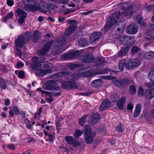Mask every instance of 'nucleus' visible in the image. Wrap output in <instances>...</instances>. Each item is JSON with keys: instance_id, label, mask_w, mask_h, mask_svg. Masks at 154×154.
<instances>
[{"instance_id": "f257e3e1", "label": "nucleus", "mask_w": 154, "mask_h": 154, "mask_svg": "<svg viewBox=\"0 0 154 154\" xmlns=\"http://www.w3.org/2000/svg\"><path fill=\"white\" fill-rule=\"evenodd\" d=\"M42 35L41 33L37 30L34 31L32 34L29 32H26L18 36L17 39L15 40V44L18 48H22L25 43H27L31 39L34 43H37Z\"/></svg>"}, {"instance_id": "f03ea898", "label": "nucleus", "mask_w": 154, "mask_h": 154, "mask_svg": "<svg viewBox=\"0 0 154 154\" xmlns=\"http://www.w3.org/2000/svg\"><path fill=\"white\" fill-rule=\"evenodd\" d=\"M84 140L86 143L88 144H91L93 141L94 138L95 136L96 133L92 131L89 125H85L84 129Z\"/></svg>"}, {"instance_id": "7ed1b4c3", "label": "nucleus", "mask_w": 154, "mask_h": 154, "mask_svg": "<svg viewBox=\"0 0 154 154\" xmlns=\"http://www.w3.org/2000/svg\"><path fill=\"white\" fill-rule=\"evenodd\" d=\"M134 82L133 80L127 79H123L113 81L114 84L120 88H127L128 85L132 84Z\"/></svg>"}, {"instance_id": "20e7f679", "label": "nucleus", "mask_w": 154, "mask_h": 154, "mask_svg": "<svg viewBox=\"0 0 154 154\" xmlns=\"http://www.w3.org/2000/svg\"><path fill=\"white\" fill-rule=\"evenodd\" d=\"M68 23L69 25L65 30V33L66 35H69L76 29L77 25L76 21L74 20H68Z\"/></svg>"}, {"instance_id": "39448f33", "label": "nucleus", "mask_w": 154, "mask_h": 154, "mask_svg": "<svg viewBox=\"0 0 154 154\" xmlns=\"http://www.w3.org/2000/svg\"><path fill=\"white\" fill-rule=\"evenodd\" d=\"M61 87L64 89H71L78 88L77 85L73 81H61Z\"/></svg>"}, {"instance_id": "423d86ee", "label": "nucleus", "mask_w": 154, "mask_h": 154, "mask_svg": "<svg viewBox=\"0 0 154 154\" xmlns=\"http://www.w3.org/2000/svg\"><path fill=\"white\" fill-rule=\"evenodd\" d=\"M45 58L44 57H35L32 63L31 66L33 69L38 68L41 65H43L45 62Z\"/></svg>"}, {"instance_id": "0eeeda50", "label": "nucleus", "mask_w": 154, "mask_h": 154, "mask_svg": "<svg viewBox=\"0 0 154 154\" xmlns=\"http://www.w3.org/2000/svg\"><path fill=\"white\" fill-rule=\"evenodd\" d=\"M94 57L91 53H88L81 56L80 60L82 63H91L93 61L94 59Z\"/></svg>"}, {"instance_id": "6e6552de", "label": "nucleus", "mask_w": 154, "mask_h": 154, "mask_svg": "<svg viewBox=\"0 0 154 154\" xmlns=\"http://www.w3.org/2000/svg\"><path fill=\"white\" fill-rule=\"evenodd\" d=\"M80 55L79 51H72L69 53L62 55V58L64 60L76 58Z\"/></svg>"}, {"instance_id": "1a4fd4ad", "label": "nucleus", "mask_w": 154, "mask_h": 154, "mask_svg": "<svg viewBox=\"0 0 154 154\" xmlns=\"http://www.w3.org/2000/svg\"><path fill=\"white\" fill-rule=\"evenodd\" d=\"M138 28L136 23H133L128 26L126 30L129 34H135L137 32Z\"/></svg>"}, {"instance_id": "9d476101", "label": "nucleus", "mask_w": 154, "mask_h": 154, "mask_svg": "<svg viewBox=\"0 0 154 154\" xmlns=\"http://www.w3.org/2000/svg\"><path fill=\"white\" fill-rule=\"evenodd\" d=\"M134 39V38L133 37L128 36L125 35L120 37L119 38V41L123 45H127L131 43Z\"/></svg>"}, {"instance_id": "9b49d317", "label": "nucleus", "mask_w": 154, "mask_h": 154, "mask_svg": "<svg viewBox=\"0 0 154 154\" xmlns=\"http://www.w3.org/2000/svg\"><path fill=\"white\" fill-rule=\"evenodd\" d=\"M54 41L51 40L48 42L43 46V48L40 50V53L42 55H44L48 52L51 49V45H53Z\"/></svg>"}, {"instance_id": "f8f14e48", "label": "nucleus", "mask_w": 154, "mask_h": 154, "mask_svg": "<svg viewBox=\"0 0 154 154\" xmlns=\"http://www.w3.org/2000/svg\"><path fill=\"white\" fill-rule=\"evenodd\" d=\"M65 140L68 144L74 147H76L80 144V143L75 140L72 136H66Z\"/></svg>"}, {"instance_id": "ddd939ff", "label": "nucleus", "mask_w": 154, "mask_h": 154, "mask_svg": "<svg viewBox=\"0 0 154 154\" xmlns=\"http://www.w3.org/2000/svg\"><path fill=\"white\" fill-rule=\"evenodd\" d=\"M37 3H38L37 7L40 11L43 13H46V12L48 11V8L47 7L48 4L44 0H38Z\"/></svg>"}, {"instance_id": "4468645a", "label": "nucleus", "mask_w": 154, "mask_h": 154, "mask_svg": "<svg viewBox=\"0 0 154 154\" xmlns=\"http://www.w3.org/2000/svg\"><path fill=\"white\" fill-rule=\"evenodd\" d=\"M130 5V4L129 2L124 3L122 5L121 8L124 10L123 12L124 14L128 15L133 13V8Z\"/></svg>"}, {"instance_id": "2eb2a0df", "label": "nucleus", "mask_w": 154, "mask_h": 154, "mask_svg": "<svg viewBox=\"0 0 154 154\" xmlns=\"http://www.w3.org/2000/svg\"><path fill=\"white\" fill-rule=\"evenodd\" d=\"M100 116V115L99 113H96L89 116V121L92 124H94L98 122Z\"/></svg>"}, {"instance_id": "dca6fc26", "label": "nucleus", "mask_w": 154, "mask_h": 154, "mask_svg": "<svg viewBox=\"0 0 154 154\" xmlns=\"http://www.w3.org/2000/svg\"><path fill=\"white\" fill-rule=\"evenodd\" d=\"M102 34L100 32H95L93 33L90 37V40L91 42H95L101 37Z\"/></svg>"}, {"instance_id": "f3484780", "label": "nucleus", "mask_w": 154, "mask_h": 154, "mask_svg": "<svg viewBox=\"0 0 154 154\" xmlns=\"http://www.w3.org/2000/svg\"><path fill=\"white\" fill-rule=\"evenodd\" d=\"M120 12H117L115 14H113L109 19V21L113 25L116 24L119 19Z\"/></svg>"}, {"instance_id": "a211bd4d", "label": "nucleus", "mask_w": 154, "mask_h": 154, "mask_svg": "<svg viewBox=\"0 0 154 154\" xmlns=\"http://www.w3.org/2000/svg\"><path fill=\"white\" fill-rule=\"evenodd\" d=\"M131 46L128 45L121 47L118 54L119 57H122L125 55L128 52Z\"/></svg>"}, {"instance_id": "6ab92c4d", "label": "nucleus", "mask_w": 154, "mask_h": 154, "mask_svg": "<svg viewBox=\"0 0 154 154\" xmlns=\"http://www.w3.org/2000/svg\"><path fill=\"white\" fill-rule=\"evenodd\" d=\"M110 106V102L108 99H105L102 102L99 107L101 111H103Z\"/></svg>"}, {"instance_id": "aec40b11", "label": "nucleus", "mask_w": 154, "mask_h": 154, "mask_svg": "<svg viewBox=\"0 0 154 154\" xmlns=\"http://www.w3.org/2000/svg\"><path fill=\"white\" fill-rule=\"evenodd\" d=\"M144 95L147 99H152L154 97V89H146L144 92Z\"/></svg>"}, {"instance_id": "412c9836", "label": "nucleus", "mask_w": 154, "mask_h": 154, "mask_svg": "<svg viewBox=\"0 0 154 154\" xmlns=\"http://www.w3.org/2000/svg\"><path fill=\"white\" fill-rule=\"evenodd\" d=\"M106 63V60L102 57H97L94 62L95 65L97 66H102Z\"/></svg>"}, {"instance_id": "4be33fe9", "label": "nucleus", "mask_w": 154, "mask_h": 154, "mask_svg": "<svg viewBox=\"0 0 154 154\" xmlns=\"http://www.w3.org/2000/svg\"><path fill=\"white\" fill-rule=\"evenodd\" d=\"M133 19L135 21L138 23L144 26H146V23L143 20L142 17L141 16L139 15H135L133 17Z\"/></svg>"}, {"instance_id": "5701e85b", "label": "nucleus", "mask_w": 154, "mask_h": 154, "mask_svg": "<svg viewBox=\"0 0 154 154\" xmlns=\"http://www.w3.org/2000/svg\"><path fill=\"white\" fill-rule=\"evenodd\" d=\"M69 73L68 71H63L55 73L51 76V77L52 78L56 79L62 77H64L68 75Z\"/></svg>"}, {"instance_id": "b1692460", "label": "nucleus", "mask_w": 154, "mask_h": 154, "mask_svg": "<svg viewBox=\"0 0 154 154\" xmlns=\"http://www.w3.org/2000/svg\"><path fill=\"white\" fill-rule=\"evenodd\" d=\"M126 99L125 97H122L119 100L117 104V106L118 108L122 110L124 108V105Z\"/></svg>"}, {"instance_id": "393cba45", "label": "nucleus", "mask_w": 154, "mask_h": 154, "mask_svg": "<svg viewBox=\"0 0 154 154\" xmlns=\"http://www.w3.org/2000/svg\"><path fill=\"white\" fill-rule=\"evenodd\" d=\"M103 83V79H98L94 80L91 83L92 87L94 88H98L101 86Z\"/></svg>"}, {"instance_id": "a878e982", "label": "nucleus", "mask_w": 154, "mask_h": 154, "mask_svg": "<svg viewBox=\"0 0 154 154\" xmlns=\"http://www.w3.org/2000/svg\"><path fill=\"white\" fill-rule=\"evenodd\" d=\"M57 80H50L47 82H48L50 83V84H46L45 86L44 89L48 90H53V84H56L57 82Z\"/></svg>"}, {"instance_id": "bb28decb", "label": "nucleus", "mask_w": 154, "mask_h": 154, "mask_svg": "<svg viewBox=\"0 0 154 154\" xmlns=\"http://www.w3.org/2000/svg\"><path fill=\"white\" fill-rule=\"evenodd\" d=\"M65 40L64 38L58 39L57 40L54 41L53 43L54 44V46L57 48L61 47L65 43Z\"/></svg>"}, {"instance_id": "cd10ccee", "label": "nucleus", "mask_w": 154, "mask_h": 154, "mask_svg": "<svg viewBox=\"0 0 154 154\" xmlns=\"http://www.w3.org/2000/svg\"><path fill=\"white\" fill-rule=\"evenodd\" d=\"M141 109V107L140 104H137L135 108V111L133 114L134 117L136 118L138 116L140 113Z\"/></svg>"}, {"instance_id": "c85d7f7f", "label": "nucleus", "mask_w": 154, "mask_h": 154, "mask_svg": "<svg viewBox=\"0 0 154 154\" xmlns=\"http://www.w3.org/2000/svg\"><path fill=\"white\" fill-rule=\"evenodd\" d=\"M88 73V72H84L83 73H79L72 74V78L73 79H77L83 76V75H85L86 76H88L87 75Z\"/></svg>"}, {"instance_id": "c756f323", "label": "nucleus", "mask_w": 154, "mask_h": 154, "mask_svg": "<svg viewBox=\"0 0 154 154\" xmlns=\"http://www.w3.org/2000/svg\"><path fill=\"white\" fill-rule=\"evenodd\" d=\"M144 57L147 60H151L154 58V52L149 51L144 54Z\"/></svg>"}, {"instance_id": "7c9ffc66", "label": "nucleus", "mask_w": 154, "mask_h": 154, "mask_svg": "<svg viewBox=\"0 0 154 154\" xmlns=\"http://www.w3.org/2000/svg\"><path fill=\"white\" fill-rule=\"evenodd\" d=\"M8 82V80H5L3 78L0 77V84L2 89H5L7 88L6 83Z\"/></svg>"}, {"instance_id": "2f4dec72", "label": "nucleus", "mask_w": 154, "mask_h": 154, "mask_svg": "<svg viewBox=\"0 0 154 154\" xmlns=\"http://www.w3.org/2000/svg\"><path fill=\"white\" fill-rule=\"evenodd\" d=\"M16 13L18 16L20 17H26L27 15V13L25 12L21 8H18L17 10Z\"/></svg>"}, {"instance_id": "473e14b6", "label": "nucleus", "mask_w": 154, "mask_h": 154, "mask_svg": "<svg viewBox=\"0 0 154 154\" xmlns=\"http://www.w3.org/2000/svg\"><path fill=\"white\" fill-rule=\"evenodd\" d=\"M78 42L79 46L83 47H85L88 44V40L85 38L80 39L79 40Z\"/></svg>"}, {"instance_id": "72a5a7b5", "label": "nucleus", "mask_w": 154, "mask_h": 154, "mask_svg": "<svg viewBox=\"0 0 154 154\" xmlns=\"http://www.w3.org/2000/svg\"><path fill=\"white\" fill-rule=\"evenodd\" d=\"M50 64L51 63L48 61H45L43 64V65H41L38 68L40 69H43L45 72H47L48 71L47 69L50 68V65L49 64Z\"/></svg>"}, {"instance_id": "f704fd0d", "label": "nucleus", "mask_w": 154, "mask_h": 154, "mask_svg": "<svg viewBox=\"0 0 154 154\" xmlns=\"http://www.w3.org/2000/svg\"><path fill=\"white\" fill-rule=\"evenodd\" d=\"M14 16V14L12 11L8 13L6 16L3 17L2 20L4 22H6L8 19H11Z\"/></svg>"}, {"instance_id": "c9c22d12", "label": "nucleus", "mask_w": 154, "mask_h": 154, "mask_svg": "<svg viewBox=\"0 0 154 154\" xmlns=\"http://www.w3.org/2000/svg\"><path fill=\"white\" fill-rule=\"evenodd\" d=\"M129 92L132 95L135 94L137 92L135 85H130L129 87Z\"/></svg>"}, {"instance_id": "e433bc0d", "label": "nucleus", "mask_w": 154, "mask_h": 154, "mask_svg": "<svg viewBox=\"0 0 154 154\" xmlns=\"http://www.w3.org/2000/svg\"><path fill=\"white\" fill-rule=\"evenodd\" d=\"M141 48L137 46H133L131 49V54L132 55H135L139 52Z\"/></svg>"}, {"instance_id": "4c0bfd02", "label": "nucleus", "mask_w": 154, "mask_h": 154, "mask_svg": "<svg viewBox=\"0 0 154 154\" xmlns=\"http://www.w3.org/2000/svg\"><path fill=\"white\" fill-rule=\"evenodd\" d=\"M148 78L150 80H154V66L150 69V71L148 75Z\"/></svg>"}, {"instance_id": "58836bf2", "label": "nucleus", "mask_w": 154, "mask_h": 154, "mask_svg": "<svg viewBox=\"0 0 154 154\" xmlns=\"http://www.w3.org/2000/svg\"><path fill=\"white\" fill-rule=\"evenodd\" d=\"M45 94H46L47 97H46V100L49 102H52L54 100L52 96L53 93L52 92L47 91V93H46Z\"/></svg>"}, {"instance_id": "ea45409f", "label": "nucleus", "mask_w": 154, "mask_h": 154, "mask_svg": "<svg viewBox=\"0 0 154 154\" xmlns=\"http://www.w3.org/2000/svg\"><path fill=\"white\" fill-rule=\"evenodd\" d=\"M35 73V74L38 76H43L44 73L45 72V71L43 69L36 68Z\"/></svg>"}, {"instance_id": "a19ab883", "label": "nucleus", "mask_w": 154, "mask_h": 154, "mask_svg": "<svg viewBox=\"0 0 154 154\" xmlns=\"http://www.w3.org/2000/svg\"><path fill=\"white\" fill-rule=\"evenodd\" d=\"M126 63V60H122L119 62V70L121 71H123L124 68Z\"/></svg>"}, {"instance_id": "79ce46f5", "label": "nucleus", "mask_w": 154, "mask_h": 154, "mask_svg": "<svg viewBox=\"0 0 154 154\" xmlns=\"http://www.w3.org/2000/svg\"><path fill=\"white\" fill-rule=\"evenodd\" d=\"M87 116V115H84L82 118L79 119L78 121L79 124L81 126H83L85 122Z\"/></svg>"}, {"instance_id": "37998d69", "label": "nucleus", "mask_w": 154, "mask_h": 154, "mask_svg": "<svg viewBox=\"0 0 154 154\" xmlns=\"http://www.w3.org/2000/svg\"><path fill=\"white\" fill-rule=\"evenodd\" d=\"M82 134V130L76 129L75 130V133L74 134L73 136L75 139H77Z\"/></svg>"}, {"instance_id": "c03bdc74", "label": "nucleus", "mask_w": 154, "mask_h": 154, "mask_svg": "<svg viewBox=\"0 0 154 154\" xmlns=\"http://www.w3.org/2000/svg\"><path fill=\"white\" fill-rule=\"evenodd\" d=\"M131 61L134 68L139 66L141 63V61L137 59L131 60Z\"/></svg>"}, {"instance_id": "a18cd8bd", "label": "nucleus", "mask_w": 154, "mask_h": 154, "mask_svg": "<svg viewBox=\"0 0 154 154\" xmlns=\"http://www.w3.org/2000/svg\"><path fill=\"white\" fill-rule=\"evenodd\" d=\"M111 100L114 102H117L119 99V97L118 95L116 94H112L110 97Z\"/></svg>"}, {"instance_id": "49530a36", "label": "nucleus", "mask_w": 154, "mask_h": 154, "mask_svg": "<svg viewBox=\"0 0 154 154\" xmlns=\"http://www.w3.org/2000/svg\"><path fill=\"white\" fill-rule=\"evenodd\" d=\"M113 25L109 22V21L107 22L104 27V30L106 32L108 31Z\"/></svg>"}, {"instance_id": "de8ad7c7", "label": "nucleus", "mask_w": 154, "mask_h": 154, "mask_svg": "<svg viewBox=\"0 0 154 154\" xmlns=\"http://www.w3.org/2000/svg\"><path fill=\"white\" fill-rule=\"evenodd\" d=\"M125 66L127 69H129L134 68L132 65L131 60H129L128 62L126 64Z\"/></svg>"}, {"instance_id": "09e8293b", "label": "nucleus", "mask_w": 154, "mask_h": 154, "mask_svg": "<svg viewBox=\"0 0 154 154\" xmlns=\"http://www.w3.org/2000/svg\"><path fill=\"white\" fill-rule=\"evenodd\" d=\"M0 70L5 73L7 72H8V68L7 66L2 64L0 65Z\"/></svg>"}, {"instance_id": "8fccbe9b", "label": "nucleus", "mask_w": 154, "mask_h": 154, "mask_svg": "<svg viewBox=\"0 0 154 154\" xmlns=\"http://www.w3.org/2000/svg\"><path fill=\"white\" fill-rule=\"evenodd\" d=\"M124 129V128L123 127L122 123L120 124L116 127V130L118 132H122Z\"/></svg>"}, {"instance_id": "3c124183", "label": "nucleus", "mask_w": 154, "mask_h": 154, "mask_svg": "<svg viewBox=\"0 0 154 154\" xmlns=\"http://www.w3.org/2000/svg\"><path fill=\"white\" fill-rule=\"evenodd\" d=\"M154 80H151V82H146L145 83V85L148 88L153 87L154 88Z\"/></svg>"}, {"instance_id": "603ef678", "label": "nucleus", "mask_w": 154, "mask_h": 154, "mask_svg": "<svg viewBox=\"0 0 154 154\" xmlns=\"http://www.w3.org/2000/svg\"><path fill=\"white\" fill-rule=\"evenodd\" d=\"M47 7H48V11H50L51 9L54 10L57 8L56 6L52 3H49L48 4Z\"/></svg>"}, {"instance_id": "864d4df0", "label": "nucleus", "mask_w": 154, "mask_h": 154, "mask_svg": "<svg viewBox=\"0 0 154 154\" xmlns=\"http://www.w3.org/2000/svg\"><path fill=\"white\" fill-rule=\"evenodd\" d=\"M12 108L13 111L15 112V115H17L20 114V112L17 106H14Z\"/></svg>"}, {"instance_id": "5fc2aeb1", "label": "nucleus", "mask_w": 154, "mask_h": 154, "mask_svg": "<svg viewBox=\"0 0 154 154\" xmlns=\"http://www.w3.org/2000/svg\"><path fill=\"white\" fill-rule=\"evenodd\" d=\"M18 76L20 79H23L25 77V72L23 70L20 71L18 73Z\"/></svg>"}, {"instance_id": "6e6d98bb", "label": "nucleus", "mask_w": 154, "mask_h": 154, "mask_svg": "<svg viewBox=\"0 0 154 154\" xmlns=\"http://www.w3.org/2000/svg\"><path fill=\"white\" fill-rule=\"evenodd\" d=\"M138 94V95L140 97L143 96L144 94V90L143 88L140 87L139 89Z\"/></svg>"}, {"instance_id": "4d7b16f0", "label": "nucleus", "mask_w": 154, "mask_h": 154, "mask_svg": "<svg viewBox=\"0 0 154 154\" xmlns=\"http://www.w3.org/2000/svg\"><path fill=\"white\" fill-rule=\"evenodd\" d=\"M33 140V139L32 137H28L26 138L24 140V143H29L31 142Z\"/></svg>"}, {"instance_id": "13d9d810", "label": "nucleus", "mask_w": 154, "mask_h": 154, "mask_svg": "<svg viewBox=\"0 0 154 154\" xmlns=\"http://www.w3.org/2000/svg\"><path fill=\"white\" fill-rule=\"evenodd\" d=\"M24 6V9L26 11H28L29 10L31 7L32 5V4H26Z\"/></svg>"}, {"instance_id": "bf43d9fd", "label": "nucleus", "mask_w": 154, "mask_h": 154, "mask_svg": "<svg viewBox=\"0 0 154 154\" xmlns=\"http://www.w3.org/2000/svg\"><path fill=\"white\" fill-rule=\"evenodd\" d=\"M57 49H56L54 52V55H56L57 54H60L61 52L60 51L61 49L59 48H58Z\"/></svg>"}, {"instance_id": "052dcab7", "label": "nucleus", "mask_w": 154, "mask_h": 154, "mask_svg": "<svg viewBox=\"0 0 154 154\" xmlns=\"http://www.w3.org/2000/svg\"><path fill=\"white\" fill-rule=\"evenodd\" d=\"M54 137L53 135L51 134H50L48 136V138L47 139H46V140H49L51 143L54 140Z\"/></svg>"}, {"instance_id": "680f3d73", "label": "nucleus", "mask_w": 154, "mask_h": 154, "mask_svg": "<svg viewBox=\"0 0 154 154\" xmlns=\"http://www.w3.org/2000/svg\"><path fill=\"white\" fill-rule=\"evenodd\" d=\"M154 8V6L153 5H149L146 7V10L148 12H149L153 10Z\"/></svg>"}, {"instance_id": "e2e57ef3", "label": "nucleus", "mask_w": 154, "mask_h": 154, "mask_svg": "<svg viewBox=\"0 0 154 154\" xmlns=\"http://www.w3.org/2000/svg\"><path fill=\"white\" fill-rule=\"evenodd\" d=\"M7 5L10 6H11L14 4V2L13 0H6Z\"/></svg>"}, {"instance_id": "0e129e2a", "label": "nucleus", "mask_w": 154, "mask_h": 154, "mask_svg": "<svg viewBox=\"0 0 154 154\" xmlns=\"http://www.w3.org/2000/svg\"><path fill=\"white\" fill-rule=\"evenodd\" d=\"M26 17H21L19 18L18 20V23L20 24H22L23 22H25V20Z\"/></svg>"}, {"instance_id": "69168bd1", "label": "nucleus", "mask_w": 154, "mask_h": 154, "mask_svg": "<svg viewBox=\"0 0 154 154\" xmlns=\"http://www.w3.org/2000/svg\"><path fill=\"white\" fill-rule=\"evenodd\" d=\"M94 91H88L82 94L81 95L85 96H88L93 93Z\"/></svg>"}, {"instance_id": "338daca9", "label": "nucleus", "mask_w": 154, "mask_h": 154, "mask_svg": "<svg viewBox=\"0 0 154 154\" xmlns=\"http://www.w3.org/2000/svg\"><path fill=\"white\" fill-rule=\"evenodd\" d=\"M23 3L26 4H31L33 2V0H22Z\"/></svg>"}, {"instance_id": "774afa93", "label": "nucleus", "mask_w": 154, "mask_h": 154, "mask_svg": "<svg viewBox=\"0 0 154 154\" xmlns=\"http://www.w3.org/2000/svg\"><path fill=\"white\" fill-rule=\"evenodd\" d=\"M148 27L149 29L154 31V24L149 23L148 25Z\"/></svg>"}]
</instances>
